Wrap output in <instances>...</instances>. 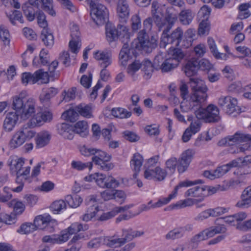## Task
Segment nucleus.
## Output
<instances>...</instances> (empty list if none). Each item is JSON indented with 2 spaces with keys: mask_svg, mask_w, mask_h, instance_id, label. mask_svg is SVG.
<instances>
[{
  "mask_svg": "<svg viewBox=\"0 0 251 251\" xmlns=\"http://www.w3.org/2000/svg\"><path fill=\"white\" fill-rule=\"evenodd\" d=\"M207 44L211 52L215 58L222 60H226L227 59L228 57L227 55L224 54L223 53L218 51L215 41L213 38L208 37Z\"/></svg>",
  "mask_w": 251,
  "mask_h": 251,
  "instance_id": "nucleus-28",
  "label": "nucleus"
},
{
  "mask_svg": "<svg viewBox=\"0 0 251 251\" xmlns=\"http://www.w3.org/2000/svg\"><path fill=\"white\" fill-rule=\"evenodd\" d=\"M185 197L197 198L195 200L199 201V202L202 201L205 198L203 185L193 187L188 189L184 193Z\"/></svg>",
  "mask_w": 251,
  "mask_h": 251,
  "instance_id": "nucleus-19",
  "label": "nucleus"
},
{
  "mask_svg": "<svg viewBox=\"0 0 251 251\" xmlns=\"http://www.w3.org/2000/svg\"><path fill=\"white\" fill-rule=\"evenodd\" d=\"M128 207L126 206L116 207L115 208V211H110L107 213H103L100 215L98 220L101 221L107 220L114 217L117 213L120 212L122 211H124Z\"/></svg>",
  "mask_w": 251,
  "mask_h": 251,
  "instance_id": "nucleus-53",
  "label": "nucleus"
},
{
  "mask_svg": "<svg viewBox=\"0 0 251 251\" xmlns=\"http://www.w3.org/2000/svg\"><path fill=\"white\" fill-rule=\"evenodd\" d=\"M130 9L126 0H118L117 4V13L119 17L124 21L128 17Z\"/></svg>",
  "mask_w": 251,
  "mask_h": 251,
  "instance_id": "nucleus-23",
  "label": "nucleus"
},
{
  "mask_svg": "<svg viewBox=\"0 0 251 251\" xmlns=\"http://www.w3.org/2000/svg\"><path fill=\"white\" fill-rule=\"evenodd\" d=\"M74 133L79 134L81 136L84 137L88 134V124L85 121H80L77 122L74 127Z\"/></svg>",
  "mask_w": 251,
  "mask_h": 251,
  "instance_id": "nucleus-38",
  "label": "nucleus"
},
{
  "mask_svg": "<svg viewBox=\"0 0 251 251\" xmlns=\"http://www.w3.org/2000/svg\"><path fill=\"white\" fill-rule=\"evenodd\" d=\"M57 130L58 133L65 139L72 140L74 138V127L68 124L62 123L58 125Z\"/></svg>",
  "mask_w": 251,
  "mask_h": 251,
  "instance_id": "nucleus-26",
  "label": "nucleus"
},
{
  "mask_svg": "<svg viewBox=\"0 0 251 251\" xmlns=\"http://www.w3.org/2000/svg\"><path fill=\"white\" fill-rule=\"evenodd\" d=\"M247 214L245 212H240L232 215H229L225 217L217 219L216 221L218 220H222L227 225L235 226L237 228V225L239 223H242V221L247 218Z\"/></svg>",
  "mask_w": 251,
  "mask_h": 251,
  "instance_id": "nucleus-17",
  "label": "nucleus"
},
{
  "mask_svg": "<svg viewBox=\"0 0 251 251\" xmlns=\"http://www.w3.org/2000/svg\"><path fill=\"white\" fill-rule=\"evenodd\" d=\"M187 198L181 200L177 201L175 203L172 204L170 206L173 209H179L185 208L186 207H190L194 204H197L199 201L195 200L191 197H187Z\"/></svg>",
  "mask_w": 251,
  "mask_h": 251,
  "instance_id": "nucleus-31",
  "label": "nucleus"
},
{
  "mask_svg": "<svg viewBox=\"0 0 251 251\" xmlns=\"http://www.w3.org/2000/svg\"><path fill=\"white\" fill-rule=\"evenodd\" d=\"M65 201L70 207L76 208L80 205L82 201V199L79 196L75 194L67 196Z\"/></svg>",
  "mask_w": 251,
  "mask_h": 251,
  "instance_id": "nucleus-43",
  "label": "nucleus"
},
{
  "mask_svg": "<svg viewBox=\"0 0 251 251\" xmlns=\"http://www.w3.org/2000/svg\"><path fill=\"white\" fill-rule=\"evenodd\" d=\"M197 118L206 123L217 122L220 119L219 109L213 104H209L205 108L201 106L200 111L197 112Z\"/></svg>",
  "mask_w": 251,
  "mask_h": 251,
  "instance_id": "nucleus-9",
  "label": "nucleus"
},
{
  "mask_svg": "<svg viewBox=\"0 0 251 251\" xmlns=\"http://www.w3.org/2000/svg\"><path fill=\"white\" fill-rule=\"evenodd\" d=\"M211 12V8L208 6L204 5L199 11L198 18L200 21L208 20Z\"/></svg>",
  "mask_w": 251,
  "mask_h": 251,
  "instance_id": "nucleus-59",
  "label": "nucleus"
},
{
  "mask_svg": "<svg viewBox=\"0 0 251 251\" xmlns=\"http://www.w3.org/2000/svg\"><path fill=\"white\" fill-rule=\"evenodd\" d=\"M19 116L15 111L9 112L6 114L4 121L3 127L7 131H11L15 126Z\"/></svg>",
  "mask_w": 251,
  "mask_h": 251,
  "instance_id": "nucleus-27",
  "label": "nucleus"
},
{
  "mask_svg": "<svg viewBox=\"0 0 251 251\" xmlns=\"http://www.w3.org/2000/svg\"><path fill=\"white\" fill-rule=\"evenodd\" d=\"M190 85L192 91V95L205 100H207L208 88L203 80L200 78H191Z\"/></svg>",
  "mask_w": 251,
  "mask_h": 251,
  "instance_id": "nucleus-12",
  "label": "nucleus"
},
{
  "mask_svg": "<svg viewBox=\"0 0 251 251\" xmlns=\"http://www.w3.org/2000/svg\"><path fill=\"white\" fill-rule=\"evenodd\" d=\"M67 238L66 234H52L51 235H46L42 238V241L44 243H49L50 244H62L66 242Z\"/></svg>",
  "mask_w": 251,
  "mask_h": 251,
  "instance_id": "nucleus-32",
  "label": "nucleus"
},
{
  "mask_svg": "<svg viewBox=\"0 0 251 251\" xmlns=\"http://www.w3.org/2000/svg\"><path fill=\"white\" fill-rule=\"evenodd\" d=\"M85 179L88 181L94 180L101 188H115L119 185V182L113 177L103 174L95 173L86 176Z\"/></svg>",
  "mask_w": 251,
  "mask_h": 251,
  "instance_id": "nucleus-8",
  "label": "nucleus"
},
{
  "mask_svg": "<svg viewBox=\"0 0 251 251\" xmlns=\"http://www.w3.org/2000/svg\"><path fill=\"white\" fill-rule=\"evenodd\" d=\"M88 226L86 225H83L78 223H75L72 224L67 229L62 230L60 233L61 234H66L67 237V241L71 235L75 234L81 230H86Z\"/></svg>",
  "mask_w": 251,
  "mask_h": 251,
  "instance_id": "nucleus-30",
  "label": "nucleus"
},
{
  "mask_svg": "<svg viewBox=\"0 0 251 251\" xmlns=\"http://www.w3.org/2000/svg\"><path fill=\"white\" fill-rule=\"evenodd\" d=\"M209 209L211 217L215 218L221 216L227 213L229 208L222 206H217L214 208H209Z\"/></svg>",
  "mask_w": 251,
  "mask_h": 251,
  "instance_id": "nucleus-56",
  "label": "nucleus"
},
{
  "mask_svg": "<svg viewBox=\"0 0 251 251\" xmlns=\"http://www.w3.org/2000/svg\"><path fill=\"white\" fill-rule=\"evenodd\" d=\"M107 40L111 42L117 40L119 37V32L115 27L110 25H107L105 28Z\"/></svg>",
  "mask_w": 251,
  "mask_h": 251,
  "instance_id": "nucleus-37",
  "label": "nucleus"
},
{
  "mask_svg": "<svg viewBox=\"0 0 251 251\" xmlns=\"http://www.w3.org/2000/svg\"><path fill=\"white\" fill-rule=\"evenodd\" d=\"M195 154V151L191 149H187L181 153L178 159V165L177 166V171L179 173H183L188 169Z\"/></svg>",
  "mask_w": 251,
  "mask_h": 251,
  "instance_id": "nucleus-13",
  "label": "nucleus"
},
{
  "mask_svg": "<svg viewBox=\"0 0 251 251\" xmlns=\"http://www.w3.org/2000/svg\"><path fill=\"white\" fill-rule=\"evenodd\" d=\"M151 12L153 20L159 28L166 25L169 31L177 20L176 16L169 13L165 5H161L156 1L152 3Z\"/></svg>",
  "mask_w": 251,
  "mask_h": 251,
  "instance_id": "nucleus-3",
  "label": "nucleus"
},
{
  "mask_svg": "<svg viewBox=\"0 0 251 251\" xmlns=\"http://www.w3.org/2000/svg\"><path fill=\"white\" fill-rule=\"evenodd\" d=\"M41 38L45 46L51 47L54 44V37L48 29H43L41 32Z\"/></svg>",
  "mask_w": 251,
  "mask_h": 251,
  "instance_id": "nucleus-39",
  "label": "nucleus"
},
{
  "mask_svg": "<svg viewBox=\"0 0 251 251\" xmlns=\"http://www.w3.org/2000/svg\"><path fill=\"white\" fill-rule=\"evenodd\" d=\"M178 18L182 24L188 25L192 22L194 14L190 9H184L179 14Z\"/></svg>",
  "mask_w": 251,
  "mask_h": 251,
  "instance_id": "nucleus-36",
  "label": "nucleus"
},
{
  "mask_svg": "<svg viewBox=\"0 0 251 251\" xmlns=\"http://www.w3.org/2000/svg\"><path fill=\"white\" fill-rule=\"evenodd\" d=\"M93 166L92 163L88 162L87 163H83L80 161H73L71 163V167L73 169L78 171H82L87 168L91 169Z\"/></svg>",
  "mask_w": 251,
  "mask_h": 251,
  "instance_id": "nucleus-61",
  "label": "nucleus"
},
{
  "mask_svg": "<svg viewBox=\"0 0 251 251\" xmlns=\"http://www.w3.org/2000/svg\"><path fill=\"white\" fill-rule=\"evenodd\" d=\"M167 171L159 167H156L154 168H148L145 170L144 177L149 180L156 181H162L167 176Z\"/></svg>",
  "mask_w": 251,
  "mask_h": 251,
  "instance_id": "nucleus-16",
  "label": "nucleus"
},
{
  "mask_svg": "<svg viewBox=\"0 0 251 251\" xmlns=\"http://www.w3.org/2000/svg\"><path fill=\"white\" fill-rule=\"evenodd\" d=\"M129 50L126 46H124L119 53V63L121 65L126 66L130 59Z\"/></svg>",
  "mask_w": 251,
  "mask_h": 251,
  "instance_id": "nucleus-48",
  "label": "nucleus"
},
{
  "mask_svg": "<svg viewBox=\"0 0 251 251\" xmlns=\"http://www.w3.org/2000/svg\"><path fill=\"white\" fill-rule=\"evenodd\" d=\"M130 166L134 172L133 178L137 180V185L141 187V184L139 182L138 176L140 172L141 167V155L139 153H135L130 160Z\"/></svg>",
  "mask_w": 251,
  "mask_h": 251,
  "instance_id": "nucleus-22",
  "label": "nucleus"
},
{
  "mask_svg": "<svg viewBox=\"0 0 251 251\" xmlns=\"http://www.w3.org/2000/svg\"><path fill=\"white\" fill-rule=\"evenodd\" d=\"M118 28L120 30L119 37L123 36V40L122 42L125 43V46L129 41L130 33L129 28L124 25H119Z\"/></svg>",
  "mask_w": 251,
  "mask_h": 251,
  "instance_id": "nucleus-62",
  "label": "nucleus"
},
{
  "mask_svg": "<svg viewBox=\"0 0 251 251\" xmlns=\"http://www.w3.org/2000/svg\"><path fill=\"white\" fill-rule=\"evenodd\" d=\"M58 92V89L53 87L47 89L40 96L41 102L44 105H48L50 99L54 97Z\"/></svg>",
  "mask_w": 251,
  "mask_h": 251,
  "instance_id": "nucleus-34",
  "label": "nucleus"
},
{
  "mask_svg": "<svg viewBox=\"0 0 251 251\" xmlns=\"http://www.w3.org/2000/svg\"><path fill=\"white\" fill-rule=\"evenodd\" d=\"M66 201L62 200L54 201L51 205L50 208L54 214H59L66 209Z\"/></svg>",
  "mask_w": 251,
  "mask_h": 251,
  "instance_id": "nucleus-45",
  "label": "nucleus"
},
{
  "mask_svg": "<svg viewBox=\"0 0 251 251\" xmlns=\"http://www.w3.org/2000/svg\"><path fill=\"white\" fill-rule=\"evenodd\" d=\"M249 173L242 172L240 170H236L234 174L237 176L236 178H231L229 180H225L222 184L224 191H226L230 188H235L237 186L242 183L245 176Z\"/></svg>",
  "mask_w": 251,
  "mask_h": 251,
  "instance_id": "nucleus-18",
  "label": "nucleus"
},
{
  "mask_svg": "<svg viewBox=\"0 0 251 251\" xmlns=\"http://www.w3.org/2000/svg\"><path fill=\"white\" fill-rule=\"evenodd\" d=\"M192 118L193 117L192 116H189L188 117V121H191V122L187 128H188L193 133L196 134L201 130L202 123L200 120V119L197 118V119L192 120Z\"/></svg>",
  "mask_w": 251,
  "mask_h": 251,
  "instance_id": "nucleus-46",
  "label": "nucleus"
},
{
  "mask_svg": "<svg viewBox=\"0 0 251 251\" xmlns=\"http://www.w3.org/2000/svg\"><path fill=\"white\" fill-rule=\"evenodd\" d=\"M111 114L115 117L123 119L129 118L131 113L122 108H115L112 109Z\"/></svg>",
  "mask_w": 251,
  "mask_h": 251,
  "instance_id": "nucleus-55",
  "label": "nucleus"
},
{
  "mask_svg": "<svg viewBox=\"0 0 251 251\" xmlns=\"http://www.w3.org/2000/svg\"><path fill=\"white\" fill-rule=\"evenodd\" d=\"M218 104L229 115L234 116L240 112L241 108L235 98L229 96H222L218 99Z\"/></svg>",
  "mask_w": 251,
  "mask_h": 251,
  "instance_id": "nucleus-6",
  "label": "nucleus"
},
{
  "mask_svg": "<svg viewBox=\"0 0 251 251\" xmlns=\"http://www.w3.org/2000/svg\"><path fill=\"white\" fill-rule=\"evenodd\" d=\"M191 226L187 225L184 227L174 228L169 231L165 235V239L168 240H174L183 236L185 231L191 230Z\"/></svg>",
  "mask_w": 251,
  "mask_h": 251,
  "instance_id": "nucleus-25",
  "label": "nucleus"
},
{
  "mask_svg": "<svg viewBox=\"0 0 251 251\" xmlns=\"http://www.w3.org/2000/svg\"><path fill=\"white\" fill-rule=\"evenodd\" d=\"M94 57L102 68H107L112 63V55L109 52L98 51L94 53Z\"/></svg>",
  "mask_w": 251,
  "mask_h": 251,
  "instance_id": "nucleus-21",
  "label": "nucleus"
},
{
  "mask_svg": "<svg viewBox=\"0 0 251 251\" xmlns=\"http://www.w3.org/2000/svg\"><path fill=\"white\" fill-rule=\"evenodd\" d=\"M25 159L23 157H19L16 155L11 156L8 160V164L12 175L16 176V183L19 186L12 189L14 192L19 193L21 192L24 186V183L26 181L29 182L31 181L29 174L30 167L26 166L24 167Z\"/></svg>",
  "mask_w": 251,
  "mask_h": 251,
  "instance_id": "nucleus-1",
  "label": "nucleus"
},
{
  "mask_svg": "<svg viewBox=\"0 0 251 251\" xmlns=\"http://www.w3.org/2000/svg\"><path fill=\"white\" fill-rule=\"evenodd\" d=\"M35 230V226L31 223H25L22 224L17 230L21 234H28Z\"/></svg>",
  "mask_w": 251,
  "mask_h": 251,
  "instance_id": "nucleus-63",
  "label": "nucleus"
},
{
  "mask_svg": "<svg viewBox=\"0 0 251 251\" xmlns=\"http://www.w3.org/2000/svg\"><path fill=\"white\" fill-rule=\"evenodd\" d=\"M203 181L201 179H197L194 181L189 180H184L180 181L177 185L175 186L174 189L167 197L161 198L158 201L154 203L152 206L153 208L161 207L169 203L171 201L176 198L178 192L181 191L183 188L188 187L198 184H202Z\"/></svg>",
  "mask_w": 251,
  "mask_h": 251,
  "instance_id": "nucleus-4",
  "label": "nucleus"
},
{
  "mask_svg": "<svg viewBox=\"0 0 251 251\" xmlns=\"http://www.w3.org/2000/svg\"><path fill=\"white\" fill-rule=\"evenodd\" d=\"M111 158V155L106 152L96 149V152L92 158V160L102 170L109 171L114 167L113 164L109 162Z\"/></svg>",
  "mask_w": 251,
  "mask_h": 251,
  "instance_id": "nucleus-11",
  "label": "nucleus"
},
{
  "mask_svg": "<svg viewBox=\"0 0 251 251\" xmlns=\"http://www.w3.org/2000/svg\"><path fill=\"white\" fill-rule=\"evenodd\" d=\"M75 110L81 116L87 118L93 117L92 104L80 103L75 107Z\"/></svg>",
  "mask_w": 251,
  "mask_h": 251,
  "instance_id": "nucleus-35",
  "label": "nucleus"
},
{
  "mask_svg": "<svg viewBox=\"0 0 251 251\" xmlns=\"http://www.w3.org/2000/svg\"><path fill=\"white\" fill-rule=\"evenodd\" d=\"M131 47L134 50L133 53L135 56L141 52V34H140V32H139L137 37L132 41Z\"/></svg>",
  "mask_w": 251,
  "mask_h": 251,
  "instance_id": "nucleus-58",
  "label": "nucleus"
},
{
  "mask_svg": "<svg viewBox=\"0 0 251 251\" xmlns=\"http://www.w3.org/2000/svg\"><path fill=\"white\" fill-rule=\"evenodd\" d=\"M183 70L188 77L195 75L199 70L197 64V59L193 58L189 60L184 65Z\"/></svg>",
  "mask_w": 251,
  "mask_h": 251,
  "instance_id": "nucleus-29",
  "label": "nucleus"
},
{
  "mask_svg": "<svg viewBox=\"0 0 251 251\" xmlns=\"http://www.w3.org/2000/svg\"><path fill=\"white\" fill-rule=\"evenodd\" d=\"M25 141L19 131L16 132L13 136L9 143L11 149H16L22 145Z\"/></svg>",
  "mask_w": 251,
  "mask_h": 251,
  "instance_id": "nucleus-40",
  "label": "nucleus"
},
{
  "mask_svg": "<svg viewBox=\"0 0 251 251\" xmlns=\"http://www.w3.org/2000/svg\"><path fill=\"white\" fill-rule=\"evenodd\" d=\"M96 197L93 195L88 198L87 204L89 205L86 213L81 217V219L85 222H88L94 218L99 211V206L96 203Z\"/></svg>",
  "mask_w": 251,
  "mask_h": 251,
  "instance_id": "nucleus-15",
  "label": "nucleus"
},
{
  "mask_svg": "<svg viewBox=\"0 0 251 251\" xmlns=\"http://www.w3.org/2000/svg\"><path fill=\"white\" fill-rule=\"evenodd\" d=\"M233 160L236 168L248 166L251 165V155H248L243 157H239Z\"/></svg>",
  "mask_w": 251,
  "mask_h": 251,
  "instance_id": "nucleus-51",
  "label": "nucleus"
},
{
  "mask_svg": "<svg viewBox=\"0 0 251 251\" xmlns=\"http://www.w3.org/2000/svg\"><path fill=\"white\" fill-rule=\"evenodd\" d=\"M125 243L126 241L124 239L111 237L108 238L106 245L111 248H117L123 245Z\"/></svg>",
  "mask_w": 251,
  "mask_h": 251,
  "instance_id": "nucleus-60",
  "label": "nucleus"
},
{
  "mask_svg": "<svg viewBox=\"0 0 251 251\" xmlns=\"http://www.w3.org/2000/svg\"><path fill=\"white\" fill-rule=\"evenodd\" d=\"M26 91H22L13 97L12 107L17 114L23 120L31 117L35 112L36 101L34 99H26Z\"/></svg>",
  "mask_w": 251,
  "mask_h": 251,
  "instance_id": "nucleus-2",
  "label": "nucleus"
},
{
  "mask_svg": "<svg viewBox=\"0 0 251 251\" xmlns=\"http://www.w3.org/2000/svg\"><path fill=\"white\" fill-rule=\"evenodd\" d=\"M51 135L48 131L43 130L38 133L36 137V147L43 148L47 145L50 140Z\"/></svg>",
  "mask_w": 251,
  "mask_h": 251,
  "instance_id": "nucleus-33",
  "label": "nucleus"
},
{
  "mask_svg": "<svg viewBox=\"0 0 251 251\" xmlns=\"http://www.w3.org/2000/svg\"><path fill=\"white\" fill-rule=\"evenodd\" d=\"M210 29V24L208 20H202L198 28V34L204 36L209 34Z\"/></svg>",
  "mask_w": 251,
  "mask_h": 251,
  "instance_id": "nucleus-54",
  "label": "nucleus"
},
{
  "mask_svg": "<svg viewBox=\"0 0 251 251\" xmlns=\"http://www.w3.org/2000/svg\"><path fill=\"white\" fill-rule=\"evenodd\" d=\"M178 66L177 64L166 56V59L162 63L160 68L163 72H168L177 68Z\"/></svg>",
  "mask_w": 251,
  "mask_h": 251,
  "instance_id": "nucleus-50",
  "label": "nucleus"
},
{
  "mask_svg": "<svg viewBox=\"0 0 251 251\" xmlns=\"http://www.w3.org/2000/svg\"><path fill=\"white\" fill-rule=\"evenodd\" d=\"M157 37L156 35H151V39L146 38V33L142 30V52L149 53L157 46Z\"/></svg>",
  "mask_w": 251,
  "mask_h": 251,
  "instance_id": "nucleus-20",
  "label": "nucleus"
},
{
  "mask_svg": "<svg viewBox=\"0 0 251 251\" xmlns=\"http://www.w3.org/2000/svg\"><path fill=\"white\" fill-rule=\"evenodd\" d=\"M192 94L189 97L182 100L180 103V109L184 113H194L197 117V112L200 111L202 104L206 101Z\"/></svg>",
  "mask_w": 251,
  "mask_h": 251,
  "instance_id": "nucleus-7",
  "label": "nucleus"
},
{
  "mask_svg": "<svg viewBox=\"0 0 251 251\" xmlns=\"http://www.w3.org/2000/svg\"><path fill=\"white\" fill-rule=\"evenodd\" d=\"M205 197L213 195L218 191H224L222 185H216L215 186H208L203 185Z\"/></svg>",
  "mask_w": 251,
  "mask_h": 251,
  "instance_id": "nucleus-57",
  "label": "nucleus"
},
{
  "mask_svg": "<svg viewBox=\"0 0 251 251\" xmlns=\"http://www.w3.org/2000/svg\"><path fill=\"white\" fill-rule=\"evenodd\" d=\"M251 150V134L246 133L245 142L241 145L236 150L231 151L232 153L244 152L247 151Z\"/></svg>",
  "mask_w": 251,
  "mask_h": 251,
  "instance_id": "nucleus-42",
  "label": "nucleus"
},
{
  "mask_svg": "<svg viewBox=\"0 0 251 251\" xmlns=\"http://www.w3.org/2000/svg\"><path fill=\"white\" fill-rule=\"evenodd\" d=\"M76 90V88L73 87L67 91H64L62 93V101L67 102L74 100L75 97Z\"/></svg>",
  "mask_w": 251,
  "mask_h": 251,
  "instance_id": "nucleus-64",
  "label": "nucleus"
},
{
  "mask_svg": "<svg viewBox=\"0 0 251 251\" xmlns=\"http://www.w3.org/2000/svg\"><path fill=\"white\" fill-rule=\"evenodd\" d=\"M246 133L242 131H238L233 135L229 136L220 140L218 142V145L220 146H232L229 151L236 150L243 143L245 142Z\"/></svg>",
  "mask_w": 251,
  "mask_h": 251,
  "instance_id": "nucleus-10",
  "label": "nucleus"
},
{
  "mask_svg": "<svg viewBox=\"0 0 251 251\" xmlns=\"http://www.w3.org/2000/svg\"><path fill=\"white\" fill-rule=\"evenodd\" d=\"M166 56L178 66L184 58L185 54L181 49L171 47Z\"/></svg>",
  "mask_w": 251,
  "mask_h": 251,
  "instance_id": "nucleus-24",
  "label": "nucleus"
},
{
  "mask_svg": "<svg viewBox=\"0 0 251 251\" xmlns=\"http://www.w3.org/2000/svg\"><path fill=\"white\" fill-rule=\"evenodd\" d=\"M90 15L97 25L104 24L108 20L109 11L104 5L91 0L89 3Z\"/></svg>",
  "mask_w": 251,
  "mask_h": 251,
  "instance_id": "nucleus-5",
  "label": "nucleus"
},
{
  "mask_svg": "<svg viewBox=\"0 0 251 251\" xmlns=\"http://www.w3.org/2000/svg\"><path fill=\"white\" fill-rule=\"evenodd\" d=\"M49 215H39L35 217L33 225L35 226V230L37 228L44 229L47 220H49Z\"/></svg>",
  "mask_w": 251,
  "mask_h": 251,
  "instance_id": "nucleus-52",
  "label": "nucleus"
},
{
  "mask_svg": "<svg viewBox=\"0 0 251 251\" xmlns=\"http://www.w3.org/2000/svg\"><path fill=\"white\" fill-rule=\"evenodd\" d=\"M236 168L234 166L233 160H231L228 163L218 167L215 170L217 172L219 178L221 177L227 172H228L232 168Z\"/></svg>",
  "mask_w": 251,
  "mask_h": 251,
  "instance_id": "nucleus-47",
  "label": "nucleus"
},
{
  "mask_svg": "<svg viewBox=\"0 0 251 251\" xmlns=\"http://www.w3.org/2000/svg\"><path fill=\"white\" fill-rule=\"evenodd\" d=\"M36 83L39 82L42 84H46L50 81V76L48 72H44L42 69L34 72Z\"/></svg>",
  "mask_w": 251,
  "mask_h": 251,
  "instance_id": "nucleus-41",
  "label": "nucleus"
},
{
  "mask_svg": "<svg viewBox=\"0 0 251 251\" xmlns=\"http://www.w3.org/2000/svg\"><path fill=\"white\" fill-rule=\"evenodd\" d=\"M178 160L176 157H172L168 159L165 163L167 174L171 175L173 174L176 171V167L177 164L178 165Z\"/></svg>",
  "mask_w": 251,
  "mask_h": 251,
  "instance_id": "nucleus-49",
  "label": "nucleus"
},
{
  "mask_svg": "<svg viewBox=\"0 0 251 251\" xmlns=\"http://www.w3.org/2000/svg\"><path fill=\"white\" fill-rule=\"evenodd\" d=\"M52 119V113L49 111H44L34 114L28 123L31 127L40 126L45 123L50 122Z\"/></svg>",
  "mask_w": 251,
  "mask_h": 251,
  "instance_id": "nucleus-14",
  "label": "nucleus"
},
{
  "mask_svg": "<svg viewBox=\"0 0 251 251\" xmlns=\"http://www.w3.org/2000/svg\"><path fill=\"white\" fill-rule=\"evenodd\" d=\"M183 36V31L180 27H177L171 34V42L175 46H178Z\"/></svg>",
  "mask_w": 251,
  "mask_h": 251,
  "instance_id": "nucleus-44",
  "label": "nucleus"
}]
</instances>
